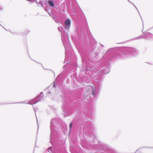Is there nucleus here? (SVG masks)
Segmentation results:
<instances>
[{
  "mask_svg": "<svg viewBox=\"0 0 153 153\" xmlns=\"http://www.w3.org/2000/svg\"><path fill=\"white\" fill-rule=\"evenodd\" d=\"M71 71H73V72H74V71H75V72H76V70H75V69H74V68H73V69Z\"/></svg>",
  "mask_w": 153,
  "mask_h": 153,
  "instance_id": "nucleus-25",
  "label": "nucleus"
},
{
  "mask_svg": "<svg viewBox=\"0 0 153 153\" xmlns=\"http://www.w3.org/2000/svg\"><path fill=\"white\" fill-rule=\"evenodd\" d=\"M36 3L37 4H38V2H37V1H36Z\"/></svg>",
  "mask_w": 153,
  "mask_h": 153,
  "instance_id": "nucleus-33",
  "label": "nucleus"
},
{
  "mask_svg": "<svg viewBox=\"0 0 153 153\" xmlns=\"http://www.w3.org/2000/svg\"><path fill=\"white\" fill-rule=\"evenodd\" d=\"M53 87H54V88H55L56 87V85H55V84L54 83L53 85Z\"/></svg>",
  "mask_w": 153,
  "mask_h": 153,
  "instance_id": "nucleus-24",
  "label": "nucleus"
},
{
  "mask_svg": "<svg viewBox=\"0 0 153 153\" xmlns=\"http://www.w3.org/2000/svg\"><path fill=\"white\" fill-rule=\"evenodd\" d=\"M114 48L109 49L102 56L100 62L96 64L95 60L99 55V49L93 48L89 55L82 60L86 62V68L85 74L89 76L96 73L105 74L110 71V62L112 60L126 57L136 56L139 53L138 50L134 48L126 47L123 48L119 52L114 51Z\"/></svg>",
  "mask_w": 153,
  "mask_h": 153,
  "instance_id": "nucleus-2",
  "label": "nucleus"
},
{
  "mask_svg": "<svg viewBox=\"0 0 153 153\" xmlns=\"http://www.w3.org/2000/svg\"><path fill=\"white\" fill-rule=\"evenodd\" d=\"M76 72H75L74 74V77H75V78H76Z\"/></svg>",
  "mask_w": 153,
  "mask_h": 153,
  "instance_id": "nucleus-20",
  "label": "nucleus"
},
{
  "mask_svg": "<svg viewBox=\"0 0 153 153\" xmlns=\"http://www.w3.org/2000/svg\"><path fill=\"white\" fill-rule=\"evenodd\" d=\"M135 7V8H136V9L137 10V11H138V13H139V14H140V12H139V10H138V9H137V7Z\"/></svg>",
  "mask_w": 153,
  "mask_h": 153,
  "instance_id": "nucleus-21",
  "label": "nucleus"
},
{
  "mask_svg": "<svg viewBox=\"0 0 153 153\" xmlns=\"http://www.w3.org/2000/svg\"><path fill=\"white\" fill-rule=\"evenodd\" d=\"M80 80H79L77 79V81L78 82L81 83V84H83V82L87 83V82L86 81L87 78L86 77L85 78L84 77L82 76V77H80Z\"/></svg>",
  "mask_w": 153,
  "mask_h": 153,
  "instance_id": "nucleus-10",
  "label": "nucleus"
},
{
  "mask_svg": "<svg viewBox=\"0 0 153 153\" xmlns=\"http://www.w3.org/2000/svg\"><path fill=\"white\" fill-rule=\"evenodd\" d=\"M57 121V119L54 118L51 119V134L50 135V138L51 139V142L52 139V137L53 135V134H55L56 135L59 134V132H58V130L56 128L55 125H56V122Z\"/></svg>",
  "mask_w": 153,
  "mask_h": 153,
  "instance_id": "nucleus-6",
  "label": "nucleus"
},
{
  "mask_svg": "<svg viewBox=\"0 0 153 153\" xmlns=\"http://www.w3.org/2000/svg\"><path fill=\"white\" fill-rule=\"evenodd\" d=\"M48 151L49 152H52L54 153L52 150V147L51 146L49 147L48 149Z\"/></svg>",
  "mask_w": 153,
  "mask_h": 153,
  "instance_id": "nucleus-13",
  "label": "nucleus"
},
{
  "mask_svg": "<svg viewBox=\"0 0 153 153\" xmlns=\"http://www.w3.org/2000/svg\"><path fill=\"white\" fill-rule=\"evenodd\" d=\"M139 149H137L134 153H136L137 152H138L139 150Z\"/></svg>",
  "mask_w": 153,
  "mask_h": 153,
  "instance_id": "nucleus-27",
  "label": "nucleus"
},
{
  "mask_svg": "<svg viewBox=\"0 0 153 153\" xmlns=\"http://www.w3.org/2000/svg\"><path fill=\"white\" fill-rule=\"evenodd\" d=\"M53 19H54L55 22L56 23H58L59 22V20L58 19H57L56 17V16H55V17L53 18Z\"/></svg>",
  "mask_w": 153,
  "mask_h": 153,
  "instance_id": "nucleus-15",
  "label": "nucleus"
},
{
  "mask_svg": "<svg viewBox=\"0 0 153 153\" xmlns=\"http://www.w3.org/2000/svg\"><path fill=\"white\" fill-rule=\"evenodd\" d=\"M135 7V8H136V9L137 10V11H138V13H139V14H140V12H139V10H138V9H137V7Z\"/></svg>",
  "mask_w": 153,
  "mask_h": 153,
  "instance_id": "nucleus-23",
  "label": "nucleus"
},
{
  "mask_svg": "<svg viewBox=\"0 0 153 153\" xmlns=\"http://www.w3.org/2000/svg\"><path fill=\"white\" fill-rule=\"evenodd\" d=\"M27 1H28L30 2H35L37 0H27Z\"/></svg>",
  "mask_w": 153,
  "mask_h": 153,
  "instance_id": "nucleus-19",
  "label": "nucleus"
},
{
  "mask_svg": "<svg viewBox=\"0 0 153 153\" xmlns=\"http://www.w3.org/2000/svg\"><path fill=\"white\" fill-rule=\"evenodd\" d=\"M45 10L46 11V8H45Z\"/></svg>",
  "mask_w": 153,
  "mask_h": 153,
  "instance_id": "nucleus-39",
  "label": "nucleus"
},
{
  "mask_svg": "<svg viewBox=\"0 0 153 153\" xmlns=\"http://www.w3.org/2000/svg\"><path fill=\"white\" fill-rule=\"evenodd\" d=\"M59 136V134H57L56 135L55 134H53V137H52V140H51V139H50V143L52 144V143H53V141H54L56 142V141H55V139H56V138H57V137Z\"/></svg>",
  "mask_w": 153,
  "mask_h": 153,
  "instance_id": "nucleus-11",
  "label": "nucleus"
},
{
  "mask_svg": "<svg viewBox=\"0 0 153 153\" xmlns=\"http://www.w3.org/2000/svg\"><path fill=\"white\" fill-rule=\"evenodd\" d=\"M39 4L41 5L42 6H43V4L42 2L41 1H40L39 2Z\"/></svg>",
  "mask_w": 153,
  "mask_h": 153,
  "instance_id": "nucleus-17",
  "label": "nucleus"
},
{
  "mask_svg": "<svg viewBox=\"0 0 153 153\" xmlns=\"http://www.w3.org/2000/svg\"><path fill=\"white\" fill-rule=\"evenodd\" d=\"M143 30H142V32H143Z\"/></svg>",
  "mask_w": 153,
  "mask_h": 153,
  "instance_id": "nucleus-34",
  "label": "nucleus"
},
{
  "mask_svg": "<svg viewBox=\"0 0 153 153\" xmlns=\"http://www.w3.org/2000/svg\"><path fill=\"white\" fill-rule=\"evenodd\" d=\"M0 25L4 28V29H5V28L3 27V26L1 24H0Z\"/></svg>",
  "mask_w": 153,
  "mask_h": 153,
  "instance_id": "nucleus-28",
  "label": "nucleus"
},
{
  "mask_svg": "<svg viewBox=\"0 0 153 153\" xmlns=\"http://www.w3.org/2000/svg\"><path fill=\"white\" fill-rule=\"evenodd\" d=\"M149 148H153V147H149Z\"/></svg>",
  "mask_w": 153,
  "mask_h": 153,
  "instance_id": "nucleus-32",
  "label": "nucleus"
},
{
  "mask_svg": "<svg viewBox=\"0 0 153 153\" xmlns=\"http://www.w3.org/2000/svg\"><path fill=\"white\" fill-rule=\"evenodd\" d=\"M63 68H64V66L63 67Z\"/></svg>",
  "mask_w": 153,
  "mask_h": 153,
  "instance_id": "nucleus-40",
  "label": "nucleus"
},
{
  "mask_svg": "<svg viewBox=\"0 0 153 153\" xmlns=\"http://www.w3.org/2000/svg\"><path fill=\"white\" fill-rule=\"evenodd\" d=\"M72 126V123H70V125H69L70 131L71 129Z\"/></svg>",
  "mask_w": 153,
  "mask_h": 153,
  "instance_id": "nucleus-18",
  "label": "nucleus"
},
{
  "mask_svg": "<svg viewBox=\"0 0 153 153\" xmlns=\"http://www.w3.org/2000/svg\"><path fill=\"white\" fill-rule=\"evenodd\" d=\"M102 46H104V45H102Z\"/></svg>",
  "mask_w": 153,
  "mask_h": 153,
  "instance_id": "nucleus-41",
  "label": "nucleus"
},
{
  "mask_svg": "<svg viewBox=\"0 0 153 153\" xmlns=\"http://www.w3.org/2000/svg\"><path fill=\"white\" fill-rule=\"evenodd\" d=\"M49 6L51 7H53L54 6L53 2L52 1L49 0L48 1Z\"/></svg>",
  "mask_w": 153,
  "mask_h": 153,
  "instance_id": "nucleus-12",
  "label": "nucleus"
},
{
  "mask_svg": "<svg viewBox=\"0 0 153 153\" xmlns=\"http://www.w3.org/2000/svg\"><path fill=\"white\" fill-rule=\"evenodd\" d=\"M66 94H63V95H61V97L63 98V99H64V98H65V97H66Z\"/></svg>",
  "mask_w": 153,
  "mask_h": 153,
  "instance_id": "nucleus-16",
  "label": "nucleus"
},
{
  "mask_svg": "<svg viewBox=\"0 0 153 153\" xmlns=\"http://www.w3.org/2000/svg\"><path fill=\"white\" fill-rule=\"evenodd\" d=\"M77 148H78V146H77Z\"/></svg>",
  "mask_w": 153,
  "mask_h": 153,
  "instance_id": "nucleus-42",
  "label": "nucleus"
},
{
  "mask_svg": "<svg viewBox=\"0 0 153 153\" xmlns=\"http://www.w3.org/2000/svg\"><path fill=\"white\" fill-rule=\"evenodd\" d=\"M59 139H58V141H57V143L59 141Z\"/></svg>",
  "mask_w": 153,
  "mask_h": 153,
  "instance_id": "nucleus-35",
  "label": "nucleus"
},
{
  "mask_svg": "<svg viewBox=\"0 0 153 153\" xmlns=\"http://www.w3.org/2000/svg\"><path fill=\"white\" fill-rule=\"evenodd\" d=\"M133 4V5H134V4L133 3V4Z\"/></svg>",
  "mask_w": 153,
  "mask_h": 153,
  "instance_id": "nucleus-36",
  "label": "nucleus"
},
{
  "mask_svg": "<svg viewBox=\"0 0 153 153\" xmlns=\"http://www.w3.org/2000/svg\"><path fill=\"white\" fill-rule=\"evenodd\" d=\"M130 3V2H131L130 0H127Z\"/></svg>",
  "mask_w": 153,
  "mask_h": 153,
  "instance_id": "nucleus-29",
  "label": "nucleus"
},
{
  "mask_svg": "<svg viewBox=\"0 0 153 153\" xmlns=\"http://www.w3.org/2000/svg\"><path fill=\"white\" fill-rule=\"evenodd\" d=\"M49 93H51V92H49Z\"/></svg>",
  "mask_w": 153,
  "mask_h": 153,
  "instance_id": "nucleus-38",
  "label": "nucleus"
},
{
  "mask_svg": "<svg viewBox=\"0 0 153 153\" xmlns=\"http://www.w3.org/2000/svg\"><path fill=\"white\" fill-rule=\"evenodd\" d=\"M62 27L60 26L58 27V30L60 32L61 34V38L62 41L65 49V60H67L68 62L70 60V58L67 59V57L69 56V55L72 51V49L71 48L70 43L69 41L68 35L67 33L65 31H62Z\"/></svg>",
  "mask_w": 153,
  "mask_h": 153,
  "instance_id": "nucleus-4",
  "label": "nucleus"
},
{
  "mask_svg": "<svg viewBox=\"0 0 153 153\" xmlns=\"http://www.w3.org/2000/svg\"><path fill=\"white\" fill-rule=\"evenodd\" d=\"M62 108L63 110H64V109L65 105H64L65 104V102H64V100H62Z\"/></svg>",
  "mask_w": 153,
  "mask_h": 153,
  "instance_id": "nucleus-14",
  "label": "nucleus"
},
{
  "mask_svg": "<svg viewBox=\"0 0 153 153\" xmlns=\"http://www.w3.org/2000/svg\"><path fill=\"white\" fill-rule=\"evenodd\" d=\"M135 7V8H136V9L137 10V11H138V13H139V14H140V12H139V10H138V9H137V7Z\"/></svg>",
  "mask_w": 153,
  "mask_h": 153,
  "instance_id": "nucleus-22",
  "label": "nucleus"
},
{
  "mask_svg": "<svg viewBox=\"0 0 153 153\" xmlns=\"http://www.w3.org/2000/svg\"><path fill=\"white\" fill-rule=\"evenodd\" d=\"M77 153H78V152H77Z\"/></svg>",
  "mask_w": 153,
  "mask_h": 153,
  "instance_id": "nucleus-43",
  "label": "nucleus"
},
{
  "mask_svg": "<svg viewBox=\"0 0 153 153\" xmlns=\"http://www.w3.org/2000/svg\"><path fill=\"white\" fill-rule=\"evenodd\" d=\"M140 17H141V16L140 15ZM141 19H142V18H141Z\"/></svg>",
  "mask_w": 153,
  "mask_h": 153,
  "instance_id": "nucleus-37",
  "label": "nucleus"
},
{
  "mask_svg": "<svg viewBox=\"0 0 153 153\" xmlns=\"http://www.w3.org/2000/svg\"><path fill=\"white\" fill-rule=\"evenodd\" d=\"M142 37L143 38L146 40H151L153 39V35L149 32L146 31L142 36H140L138 37L140 38Z\"/></svg>",
  "mask_w": 153,
  "mask_h": 153,
  "instance_id": "nucleus-8",
  "label": "nucleus"
},
{
  "mask_svg": "<svg viewBox=\"0 0 153 153\" xmlns=\"http://www.w3.org/2000/svg\"><path fill=\"white\" fill-rule=\"evenodd\" d=\"M25 101H24V102H19V103H24V102H25Z\"/></svg>",
  "mask_w": 153,
  "mask_h": 153,
  "instance_id": "nucleus-26",
  "label": "nucleus"
},
{
  "mask_svg": "<svg viewBox=\"0 0 153 153\" xmlns=\"http://www.w3.org/2000/svg\"><path fill=\"white\" fill-rule=\"evenodd\" d=\"M86 24L85 15L77 3V37L80 38L81 41L79 42L77 39V50L82 60L88 55H89L90 52L93 51V48H96L89 44L88 40L92 45L95 44V42L91 39V33Z\"/></svg>",
  "mask_w": 153,
  "mask_h": 153,
  "instance_id": "nucleus-3",
  "label": "nucleus"
},
{
  "mask_svg": "<svg viewBox=\"0 0 153 153\" xmlns=\"http://www.w3.org/2000/svg\"><path fill=\"white\" fill-rule=\"evenodd\" d=\"M71 26V21L68 19H66L64 23V25L63 27H64L65 29L68 30Z\"/></svg>",
  "mask_w": 153,
  "mask_h": 153,
  "instance_id": "nucleus-9",
  "label": "nucleus"
},
{
  "mask_svg": "<svg viewBox=\"0 0 153 153\" xmlns=\"http://www.w3.org/2000/svg\"><path fill=\"white\" fill-rule=\"evenodd\" d=\"M83 92L82 89L77 88V111L81 109L82 104L84 106L83 112H80L77 117L79 133L81 132L82 123L84 124L80 139L82 146L92 151L91 152L102 151V153H118L109 146L99 141L94 134V126L91 122L94 114L92 102L89 93L85 92L83 95Z\"/></svg>",
  "mask_w": 153,
  "mask_h": 153,
  "instance_id": "nucleus-1",
  "label": "nucleus"
},
{
  "mask_svg": "<svg viewBox=\"0 0 153 153\" xmlns=\"http://www.w3.org/2000/svg\"><path fill=\"white\" fill-rule=\"evenodd\" d=\"M130 3L131 4H133V3H132V2H131Z\"/></svg>",
  "mask_w": 153,
  "mask_h": 153,
  "instance_id": "nucleus-30",
  "label": "nucleus"
},
{
  "mask_svg": "<svg viewBox=\"0 0 153 153\" xmlns=\"http://www.w3.org/2000/svg\"><path fill=\"white\" fill-rule=\"evenodd\" d=\"M95 80V88L92 87L91 88L92 94L94 96L98 95L102 89L103 81L102 76L101 75H98Z\"/></svg>",
  "mask_w": 153,
  "mask_h": 153,
  "instance_id": "nucleus-5",
  "label": "nucleus"
},
{
  "mask_svg": "<svg viewBox=\"0 0 153 153\" xmlns=\"http://www.w3.org/2000/svg\"><path fill=\"white\" fill-rule=\"evenodd\" d=\"M43 99L44 94L43 92H41L39 95L37 96L34 99L27 102V103L30 105L35 104L38 102L42 101Z\"/></svg>",
  "mask_w": 153,
  "mask_h": 153,
  "instance_id": "nucleus-7",
  "label": "nucleus"
},
{
  "mask_svg": "<svg viewBox=\"0 0 153 153\" xmlns=\"http://www.w3.org/2000/svg\"><path fill=\"white\" fill-rule=\"evenodd\" d=\"M134 6L135 7H136V6H135L134 4Z\"/></svg>",
  "mask_w": 153,
  "mask_h": 153,
  "instance_id": "nucleus-31",
  "label": "nucleus"
}]
</instances>
